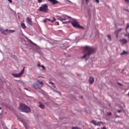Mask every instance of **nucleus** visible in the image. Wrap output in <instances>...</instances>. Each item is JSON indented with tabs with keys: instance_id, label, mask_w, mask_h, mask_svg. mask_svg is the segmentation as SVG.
Masks as SVG:
<instances>
[{
	"instance_id": "10",
	"label": "nucleus",
	"mask_w": 129,
	"mask_h": 129,
	"mask_svg": "<svg viewBox=\"0 0 129 129\" xmlns=\"http://www.w3.org/2000/svg\"><path fill=\"white\" fill-rule=\"evenodd\" d=\"M122 29L121 28H119L118 30H117L115 32V34H116V37L117 38L118 37V34H119V32H121Z\"/></svg>"
},
{
	"instance_id": "9",
	"label": "nucleus",
	"mask_w": 129,
	"mask_h": 129,
	"mask_svg": "<svg viewBox=\"0 0 129 129\" xmlns=\"http://www.w3.org/2000/svg\"><path fill=\"white\" fill-rule=\"evenodd\" d=\"M125 31L126 32V33L125 34V37H128V38H129V24L128 23L126 24Z\"/></svg>"
},
{
	"instance_id": "27",
	"label": "nucleus",
	"mask_w": 129,
	"mask_h": 129,
	"mask_svg": "<svg viewBox=\"0 0 129 129\" xmlns=\"http://www.w3.org/2000/svg\"><path fill=\"white\" fill-rule=\"evenodd\" d=\"M95 2H96L97 4H99V0H95Z\"/></svg>"
},
{
	"instance_id": "15",
	"label": "nucleus",
	"mask_w": 129,
	"mask_h": 129,
	"mask_svg": "<svg viewBox=\"0 0 129 129\" xmlns=\"http://www.w3.org/2000/svg\"><path fill=\"white\" fill-rule=\"evenodd\" d=\"M39 107L41 108V109H44V108H45V105H44V104H42L41 102H39Z\"/></svg>"
},
{
	"instance_id": "31",
	"label": "nucleus",
	"mask_w": 129,
	"mask_h": 129,
	"mask_svg": "<svg viewBox=\"0 0 129 129\" xmlns=\"http://www.w3.org/2000/svg\"><path fill=\"white\" fill-rule=\"evenodd\" d=\"M8 2H9L10 3V4H12V0H8Z\"/></svg>"
},
{
	"instance_id": "24",
	"label": "nucleus",
	"mask_w": 129,
	"mask_h": 129,
	"mask_svg": "<svg viewBox=\"0 0 129 129\" xmlns=\"http://www.w3.org/2000/svg\"><path fill=\"white\" fill-rule=\"evenodd\" d=\"M125 2L126 4H128H128H129V0H125Z\"/></svg>"
},
{
	"instance_id": "22",
	"label": "nucleus",
	"mask_w": 129,
	"mask_h": 129,
	"mask_svg": "<svg viewBox=\"0 0 129 129\" xmlns=\"http://www.w3.org/2000/svg\"><path fill=\"white\" fill-rule=\"evenodd\" d=\"M37 2L39 4H41V3H43V0H38Z\"/></svg>"
},
{
	"instance_id": "21",
	"label": "nucleus",
	"mask_w": 129,
	"mask_h": 129,
	"mask_svg": "<svg viewBox=\"0 0 129 129\" xmlns=\"http://www.w3.org/2000/svg\"><path fill=\"white\" fill-rule=\"evenodd\" d=\"M127 53V52L123 50V52L122 53H121V55H124L125 54Z\"/></svg>"
},
{
	"instance_id": "36",
	"label": "nucleus",
	"mask_w": 129,
	"mask_h": 129,
	"mask_svg": "<svg viewBox=\"0 0 129 129\" xmlns=\"http://www.w3.org/2000/svg\"><path fill=\"white\" fill-rule=\"evenodd\" d=\"M0 109H2V108L0 107Z\"/></svg>"
},
{
	"instance_id": "35",
	"label": "nucleus",
	"mask_w": 129,
	"mask_h": 129,
	"mask_svg": "<svg viewBox=\"0 0 129 129\" xmlns=\"http://www.w3.org/2000/svg\"><path fill=\"white\" fill-rule=\"evenodd\" d=\"M118 85H121L120 84H119V83H118Z\"/></svg>"
},
{
	"instance_id": "16",
	"label": "nucleus",
	"mask_w": 129,
	"mask_h": 129,
	"mask_svg": "<svg viewBox=\"0 0 129 129\" xmlns=\"http://www.w3.org/2000/svg\"><path fill=\"white\" fill-rule=\"evenodd\" d=\"M49 2H51V3H52L53 5H56V4H58V1L56 0H48Z\"/></svg>"
},
{
	"instance_id": "37",
	"label": "nucleus",
	"mask_w": 129,
	"mask_h": 129,
	"mask_svg": "<svg viewBox=\"0 0 129 129\" xmlns=\"http://www.w3.org/2000/svg\"><path fill=\"white\" fill-rule=\"evenodd\" d=\"M15 129H17V128H15Z\"/></svg>"
},
{
	"instance_id": "26",
	"label": "nucleus",
	"mask_w": 129,
	"mask_h": 129,
	"mask_svg": "<svg viewBox=\"0 0 129 129\" xmlns=\"http://www.w3.org/2000/svg\"><path fill=\"white\" fill-rule=\"evenodd\" d=\"M86 3L87 5L88 4H89V0H86Z\"/></svg>"
},
{
	"instance_id": "19",
	"label": "nucleus",
	"mask_w": 129,
	"mask_h": 129,
	"mask_svg": "<svg viewBox=\"0 0 129 129\" xmlns=\"http://www.w3.org/2000/svg\"><path fill=\"white\" fill-rule=\"evenodd\" d=\"M21 25L22 29H26V25H25V23H21Z\"/></svg>"
},
{
	"instance_id": "25",
	"label": "nucleus",
	"mask_w": 129,
	"mask_h": 129,
	"mask_svg": "<svg viewBox=\"0 0 129 129\" xmlns=\"http://www.w3.org/2000/svg\"><path fill=\"white\" fill-rule=\"evenodd\" d=\"M44 70H45V66H41V67Z\"/></svg>"
},
{
	"instance_id": "20",
	"label": "nucleus",
	"mask_w": 129,
	"mask_h": 129,
	"mask_svg": "<svg viewBox=\"0 0 129 129\" xmlns=\"http://www.w3.org/2000/svg\"><path fill=\"white\" fill-rule=\"evenodd\" d=\"M107 39L109 40V41H111V36H110V35H108L107 36Z\"/></svg>"
},
{
	"instance_id": "4",
	"label": "nucleus",
	"mask_w": 129,
	"mask_h": 129,
	"mask_svg": "<svg viewBox=\"0 0 129 129\" xmlns=\"http://www.w3.org/2000/svg\"><path fill=\"white\" fill-rule=\"evenodd\" d=\"M0 32L1 34L7 35H9V34H12V33H15L16 31L15 30H9L8 29H4V27H0Z\"/></svg>"
},
{
	"instance_id": "32",
	"label": "nucleus",
	"mask_w": 129,
	"mask_h": 129,
	"mask_svg": "<svg viewBox=\"0 0 129 129\" xmlns=\"http://www.w3.org/2000/svg\"><path fill=\"white\" fill-rule=\"evenodd\" d=\"M37 66H38V67H41V64H40V63H38L37 64Z\"/></svg>"
},
{
	"instance_id": "6",
	"label": "nucleus",
	"mask_w": 129,
	"mask_h": 129,
	"mask_svg": "<svg viewBox=\"0 0 129 129\" xmlns=\"http://www.w3.org/2000/svg\"><path fill=\"white\" fill-rule=\"evenodd\" d=\"M43 85H44V84L42 82L38 81L37 83L33 84V87L35 89H40L41 88L43 87Z\"/></svg>"
},
{
	"instance_id": "34",
	"label": "nucleus",
	"mask_w": 129,
	"mask_h": 129,
	"mask_svg": "<svg viewBox=\"0 0 129 129\" xmlns=\"http://www.w3.org/2000/svg\"><path fill=\"white\" fill-rule=\"evenodd\" d=\"M81 29H83V27L82 26V27H81Z\"/></svg>"
},
{
	"instance_id": "12",
	"label": "nucleus",
	"mask_w": 129,
	"mask_h": 129,
	"mask_svg": "<svg viewBox=\"0 0 129 129\" xmlns=\"http://www.w3.org/2000/svg\"><path fill=\"white\" fill-rule=\"evenodd\" d=\"M91 122L94 124V125H99V123H101V122H99L98 123H96V121L94 120H92Z\"/></svg>"
},
{
	"instance_id": "2",
	"label": "nucleus",
	"mask_w": 129,
	"mask_h": 129,
	"mask_svg": "<svg viewBox=\"0 0 129 129\" xmlns=\"http://www.w3.org/2000/svg\"><path fill=\"white\" fill-rule=\"evenodd\" d=\"M57 20L62 22L63 24H68L71 20V17L67 15H62L61 17H59Z\"/></svg>"
},
{
	"instance_id": "30",
	"label": "nucleus",
	"mask_w": 129,
	"mask_h": 129,
	"mask_svg": "<svg viewBox=\"0 0 129 129\" xmlns=\"http://www.w3.org/2000/svg\"><path fill=\"white\" fill-rule=\"evenodd\" d=\"M117 111H118V113H120V112H121V110H118Z\"/></svg>"
},
{
	"instance_id": "13",
	"label": "nucleus",
	"mask_w": 129,
	"mask_h": 129,
	"mask_svg": "<svg viewBox=\"0 0 129 129\" xmlns=\"http://www.w3.org/2000/svg\"><path fill=\"white\" fill-rule=\"evenodd\" d=\"M27 24H29V25H32V19H31L30 17L27 18Z\"/></svg>"
},
{
	"instance_id": "1",
	"label": "nucleus",
	"mask_w": 129,
	"mask_h": 129,
	"mask_svg": "<svg viewBox=\"0 0 129 129\" xmlns=\"http://www.w3.org/2000/svg\"><path fill=\"white\" fill-rule=\"evenodd\" d=\"M82 48L84 49V52L85 53L84 56L82 57V58H86V57H89L91 54L95 53V49L89 46H86Z\"/></svg>"
},
{
	"instance_id": "14",
	"label": "nucleus",
	"mask_w": 129,
	"mask_h": 129,
	"mask_svg": "<svg viewBox=\"0 0 129 129\" xmlns=\"http://www.w3.org/2000/svg\"><path fill=\"white\" fill-rule=\"evenodd\" d=\"M47 21H48L49 22H51V23H54L55 22V21H56V19L55 18V17H52V20H51V19H49V18H46Z\"/></svg>"
},
{
	"instance_id": "23",
	"label": "nucleus",
	"mask_w": 129,
	"mask_h": 129,
	"mask_svg": "<svg viewBox=\"0 0 129 129\" xmlns=\"http://www.w3.org/2000/svg\"><path fill=\"white\" fill-rule=\"evenodd\" d=\"M47 18H46L45 19H44L43 20V22H44V23H46L47 22Z\"/></svg>"
},
{
	"instance_id": "8",
	"label": "nucleus",
	"mask_w": 129,
	"mask_h": 129,
	"mask_svg": "<svg viewBox=\"0 0 129 129\" xmlns=\"http://www.w3.org/2000/svg\"><path fill=\"white\" fill-rule=\"evenodd\" d=\"M24 72H25V67L23 68L21 72L18 74H13V76H14V77L19 78L21 77V76H22L23 74H24Z\"/></svg>"
},
{
	"instance_id": "33",
	"label": "nucleus",
	"mask_w": 129,
	"mask_h": 129,
	"mask_svg": "<svg viewBox=\"0 0 129 129\" xmlns=\"http://www.w3.org/2000/svg\"><path fill=\"white\" fill-rule=\"evenodd\" d=\"M57 23V26H59V22H56Z\"/></svg>"
},
{
	"instance_id": "7",
	"label": "nucleus",
	"mask_w": 129,
	"mask_h": 129,
	"mask_svg": "<svg viewBox=\"0 0 129 129\" xmlns=\"http://www.w3.org/2000/svg\"><path fill=\"white\" fill-rule=\"evenodd\" d=\"M71 23L74 28H78L79 29H81V26L80 25H79V22H78L76 20L73 19Z\"/></svg>"
},
{
	"instance_id": "17",
	"label": "nucleus",
	"mask_w": 129,
	"mask_h": 129,
	"mask_svg": "<svg viewBox=\"0 0 129 129\" xmlns=\"http://www.w3.org/2000/svg\"><path fill=\"white\" fill-rule=\"evenodd\" d=\"M49 84H50L51 86H52V88H53L54 89V90H55V89H56V88L55 87V84H53V83L49 82Z\"/></svg>"
},
{
	"instance_id": "18",
	"label": "nucleus",
	"mask_w": 129,
	"mask_h": 129,
	"mask_svg": "<svg viewBox=\"0 0 129 129\" xmlns=\"http://www.w3.org/2000/svg\"><path fill=\"white\" fill-rule=\"evenodd\" d=\"M120 41L122 42V44H126V43H127V40L125 39H121Z\"/></svg>"
},
{
	"instance_id": "3",
	"label": "nucleus",
	"mask_w": 129,
	"mask_h": 129,
	"mask_svg": "<svg viewBox=\"0 0 129 129\" xmlns=\"http://www.w3.org/2000/svg\"><path fill=\"white\" fill-rule=\"evenodd\" d=\"M19 110H21L22 112H26V113H28L31 112V108L25 104H20Z\"/></svg>"
},
{
	"instance_id": "28",
	"label": "nucleus",
	"mask_w": 129,
	"mask_h": 129,
	"mask_svg": "<svg viewBox=\"0 0 129 129\" xmlns=\"http://www.w3.org/2000/svg\"><path fill=\"white\" fill-rule=\"evenodd\" d=\"M107 115H111V112L108 113Z\"/></svg>"
},
{
	"instance_id": "11",
	"label": "nucleus",
	"mask_w": 129,
	"mask_h": 129,
	"mask_svg": "<svg viewBox=\"0 0 129 129\" xmlns=\"http://www.w3.org/2000/svg\"><path fill=\"white\" fill-rule=\"evenodd\" d=\"M89 82L90 84H93V83L94 82V78L90 77L89 80Z\"/></svg>"
},
{
	"instance_id": "5",
	"label": "nucleus",
	"mask_w": 129,
	"mask_h": 129,
	"mask_svg": "<svg viewBox=\"0 0 129 129\" xmlns=\"http://www.w3.org/2000/svg\"><path fill=\"white\" fill-rule=\"evenodd\" d=\"M39 11L42 13H45V14H47V13L48 12V5H47V4H43L41 5V6L39 9Z\"/></svg>"
},
{
	"instance_id": "29",
	"label": "nucleus",
	"mask_w": 129,
	"mask_h": 129,
	"mask_svg": "<svg viewBox=\"0 0 129 129\" xmlns=\"http://www.w3.org/2000/svg\"><path fill=\"white\" fill-rule=\"evenodd\" d=\"M101 129H107L106 127L103 126V127H101Z\"/></svg>"
}]
</instances>
